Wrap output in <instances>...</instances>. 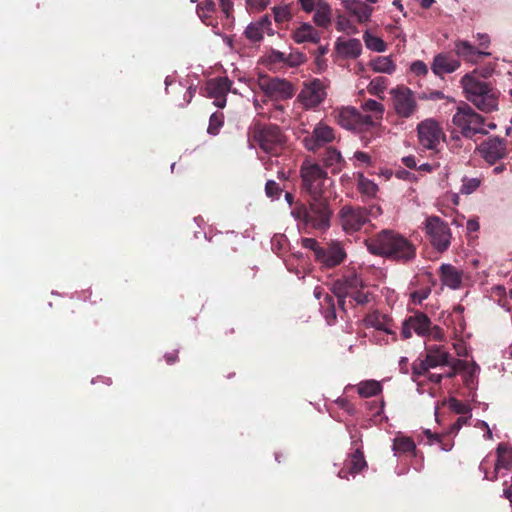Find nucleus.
<instances>
[{"instance_id": "nucleus-1", "label": "nucleus", "mask_w": 512, "mask_h": 512, "mask_svg": "<svg viewBox=\"0 0 512 512\" xmlns=\"http://www.w3.org/2000/svg\"><path fill=\"white\" fill-rule=\"evenodd\" d=\"M368 251L377 256L401 264L412 262L416 258V245L402 234L384 229L365 240Z\"/></svg>"}, {"instance_id": "nucleus-2", "label": "nucleus", "mask_w": 512, "mask_h": 512, "mask_svg": "<svg viewBox=\"0 0 512 512\" xmlns=\"http://www.w3.org/2000/svg\"><path fill=\"white\" fill-rule=\"evenodd\" d=\"M466 98L479 110L490 113L498 109L499 91L490 83L480 80L475 71L461 79Z\"/></svg>"}, {"instance_id": "nucleus-3", "label": "nucleus", "mask_w": 512, "mask_h": 512, "mask_svg": "<svg viewBox=\"0 0 512 512\" xmlns=\"http://www.w3.org/2000/svg\"><path fill=\"white\" fill-rule=\"evenodd\" d=\"M248 142L252 147L258 146L266 153L278 155L286 144V136L275 124L254 121L248 128Z\"/></svg>"}, {"instance_id": "nucleus-4", "label": "nucleus", "mask_w": 512, "mask_h": 512, "mask_svg": "<svg viewBox=\"0 0 512 512\" xmlns=\"http://www.w3.org/2000/svg\"><path fill=\"white\" fill-rule=\"evenodd\" d=\"M292 215L305 229L325 230L330 226L331 210L323 197L311 199L309 206L296 205Z\"/></svg>"}, {"instance_id": "nucleus-5", "label": "nucleus", "mask_w": 512, "mask_h": 512, "mask_svg": "<svg viewBox=\"0 0 512 512\" xmlns=\"http://www.w3.org/2000/svg\"><path fill=\"white\" fill-rule=\"evenodd\" d=\"M382 214L380 206L372 205L370 208L344 205L338 212L339 223L342 229L349 234L360 231L370 222V217L376 218Z\"/></svg>"}, {"instance_id": "nucleus-6", "label": "nucleus", "mask_w": 512, "mask_h": 512, "mask_svg": "<svg viewBox=\"0 0 512 512\" xmlns=\"http://www.w3.org/2000/svg\"><path fill=\"white\" fill-rule=\"evenodd\" d=\"M300 176L302 189L310 195L311 199L323 196L330 179L326 170L319 163L304 161L300 168Z\"/></svg>"}, {"instance_id": "nucleus-7", "label": "nucleus", "mask_w": 512, "mask_h": 512, "mask_svg": "<svg viewBox=\"0 0 512 512\" xmlns=\"http://www.w3.org/2000/svg\"><path fill=\"white\" fill-rule=\"evenodd\" d=\"M423 230L430 245L438 252H446L452 240L449 224L438 216H429L425 219Z\"/></svg>"}, {"instance_id": "nucleus-8", "label": "nucleus", "mask_w": 512, "mask_h": 512, "mask_svg": "<svg viewBox=\"0 0 512 512\" xmlns=\"http://www.w3.org/2000/svg\"><path fill=\"white\" fill-rule=\"evenodd\" d=\"M484 117L478 114L469 105L458 107L453 115L452 122L465 138L472 139L476 134H487L483 128Z\"/></svg>"}, {"instance_id": "nucleus-9", "label": "nucleus", "mask_w": 512, "mask_h": 512, "mask_svg": "<svg viewBox=\"0 0 512 512\" xmlns=\"http://www.w3.org/2000/svg\"><path fill=\"white\" fill-rule=\"evenodd\" d=\"M392 106L395 114L402 119L413 117L418 111V103L414 92L404 86L398 85L390 91Z\"/></svg>"}, {"instance_id": "nucleus-10", "label": "nucleus", "mask_w": 512, "mask_h": 512, "mask_svg": "<svg viewBox=\"0 0 512 512\" xmlns=\"http://www.w3.org/2000/svg\"><path fill=\"white\" fill-rule=\"evenodd\" d=\"M334 117L337 124L346 130L361 133L371 129L372 116H365L351 106L335 111Z\"/></svg>"}, {"instance_id": "nucleus-11", "label": "nucleus", "mask_w": 512, "mask_h": 512, "mask_svg": "<svg viewBox=\"0 0 512 512\" xmlns=\"http://www.w3.org/2000/svg\"><path fill=\"white\" fill-rule=\"evenodd\" d=\"M511 143L506 138L490 136L482 141L476 148L477 153L490 165L507 157L511 150Z\"/></svg>"}, {"instance_id": "nucleus-12", "label": "nucleus", "mask_w": 512, "mask_h": 512, "mask_svg": "<svg viewBox=\"0 0 512 512\" xmlns=\"http://www.w3.org/2000/svg\"><path fill=\"white\" fill-rule=\"evenodd\" d=\"M258 85L266 96L275 100L290 99L295 94L293 84L286 79L278 77L260 76L258 78Z\"/></svg>"}, {"instance_id": "nucleus-13", "label": "nucleus", "mask_w": 512, "mask_h": 512, "mask_svg": "<svg viewBox=\"0 0 512 512\" xmlns=\"http://www.w3.org/2000/svg\"><path fill=\"white\" fill-rule=\"evenodd\" d=\"M326 86L320 79L304 82L297 101L306 110L319 106L326 98Z\"/></svg>"}, {"instance_id": "nucleus-14", "label": "nucleus", "mask_w": 512, "mask_h": 512, "mask_svg": "<svg viewBox=\"0 0 512 512\" xmlns=\"http://www.w3.org/2000/svg\"><path fill=\"white\" fill-rule=\"evenodd\" d=\"M336 139L335 130L325 122H318L311 133L303 137L302 143L310 152H317L320 148L332 143Z\"/></svg>"}, {"instance_id": "nucleus-15", "label": "nucleus", "mask_w": 512, "mask_h": 512, "mask_svg": "<svg viewBox=\"0 0 512 512\" xmlns=\"http://www.w3.org/2000/svg\"><path fill=\"white\" fill-rule=\"evenodd\" d=\"M420 145L428 150H437L445 135L440 125L433 119H426L417 126Z\"/></svg>"}, {"instance_id": "nucleus-16", "label": "nucleus", "mask_w": 512, "mask_h": 512, "mask_svg": "<svg viewBox=\"0 0 512 512\" xmlns=\"http://www.w3.org/2000/svg\"><path fill=\"white\" fill-rule=\"evenodd\" d=\"M361 288H364L362 279L356 274H351L336 280L332 291L338 298V305L344 310L346 298L351 299Z\"/></svg>"}, {"instance_id": "nucleus-17", "label": "nucleus", "mask_w": 512, "mask_h": 512, "mask_svg": "<svg viewBox=\"0 0 512 512\" xmlns=\"http://www.w3.org/2000/svg\"><path fill=\"white\" fill-rule=\"evenodd\" d=\"M430 326L431 320L429 317L423 312H416L404 320L401 336L403 339H409L412 336V332H415L418 336L425 337Z\"/></svg>"}, {"instance_id": "nucleus-18", "label": "nucleus", "mask_w": 512, "mask_h": 512, "mask_svg": "<svg viewBox=\"0 0 512 512\" xmlns=\"http://www.w3.org/2000/svg\"><path fill=\"white\" fill-rule=\"evenodd\" d=\"M232 86L231 80L227 77H218L209 80L206 83L205 90L207 96L214 99V105L219 108L226 106V96Z\"/></svg>"}, {"instance_id": "nucleus-19", "label": "nucleus", "mask_w": 512, "mask_h": 512, "mask_svg": "<svg viewBox=\"0 0 512 512\" xmlns=\"http://www.w3.org/2000/svg\"><path fill=\"white\" fill-rule=\"evenodd\" d=\"M354 451L348 456L345 465L338 472L340 478L348 479L349 475H356L367 467L362 448L357 446V441L352 442Z\"/></svg>"}, {"instance_id": "nucleus-20", "label": "nucleus", "mask_w": 512, "mask_h": 512, "mask_svg": "<svg viewBox=\"0 0 512 512\" xmlns=\"http://www.w3.org/2000/svg\"><path fill=\"white\" fill-rule=\"evenodd\" d=\"M318 257L316 259L325 268H334L346 259V252L339 243H332L328 247H323L318 250Z\"/></svg>"}, {"instance_id": "nucleus-21", "label": "nucleus", "mask_w": 512, "mask_h": 512, "mask_svg": "<svg viewBox=\"0 0 512 512\" xmlns=\"http://www.w3.org/2000/svg\"><path fill=\"white\" fill-rule=\"evenodd\" d=\"M496 462L494 471L489 475L485 472V478L490 481H495L498 478L500 470H510L512 468V447L507 443H499L496 448Z\"/></svg>"}, {"instance_id": "nucleus-22", "label": "nucleus", "mask_w": 512, "mask_h": 512, "mask_svg": "<svg viewBox=\"0 0 512 512\" xmlns=\"http://www.w3.org/2000/svg\"><path fill=\"white\" fill-rule=\"evenodd\" d=\"M460 60L451 53H439L434 56L431 69L436 76L450 74L460 67Z\"/></svg>"}, {"instance_id": "nucleus-23", "label": "nucleus", "mask_w": 512, "mask_h": 512, "mask_svg": "<svg viewBox=\"0 0 512 512\" xmlns=\"http://www.w3.org/2000/svg\"><path fill=\"white\" fill-rule=\"evenodd\" d=\"M439 277L443 285L457 290L463 284V271L452 264H442L439 268Z\"/></svg>"}, {"instance_id": "nucleus-24", "label": "nucleus", "mask_w": 512, "mask_h": 512, "mask_svg": "<svg viewBox=\"0 0 512 512\" xmlns=\"http://www.w3.org/2000/svg\"><path fill=\"white\" fill-rule=\"evenodd\" d=\"M454 51L457 58H462L470 63H477L481 57L490 55L488 52L481 51L466 40H456L454 42Z\"/></svg>"}, {"instance_id": "nucleus-25", "label": "nucleus", "mask_w": 512, "mask_h": 512, "mask_svg": "<svg viewBox=\"0 0 512 512\" xmlns=\"http://www.w3.org/2000/svg\"><path fill=\"white\" fill-rule=\"evenodd\" d=\"M426 363L431 368L442 367L451 364L450 353L441 345H430L426 347Z\"/></svg>"}, {"instance_id": "nucleus-26", "label": "nucleus", "mask_w": 512, "mask_h": 512, "mask_svg": "<svg viewBox=\"0 0 512 512\" xmlns=\"http://www.w3.org/2000/svg\"><path fill=\"white\" fill-rule=\"evenodd\" d=\"M321 161L325 168L330 169L331 173L338 174L346 166V161L341 152L335 147H327L321 155Z\"/></svg>"}, {"instance_id": "nucleus-27", "label": "nucleus", "mask_w": 512, "mask_h": 512, "mask_svg": "<svg viewBox=\"0 0 512 512\" xmlns=\"http://www.w3.org/2000/svg\"><path fill=\"white\" fill-rule=\"evenodd\" d=\"M342 5L359 23L368 22L373 12V7L361 0H344Z\"/></svg>"}, {"instance_id": "nucleus-28", "label": "nucleus", "mask_w": 512, "mask_h": 512, "mask_svg": "<svg viewBox=\"0 0 512 512\" xmlns=\"http://www.w3.org/2000/svg\"><path fill=\"white\" fill-rule=\"evenodd\" d=\"M365 323L367 327H373L376 330L383 331L387 334H394L393 321L385 314L378 311L372 312L365 317Z\"/></svg>"}, {"instance_id": "nucleus-29", "label": "nucleus", "mask_w": 512, "mask_h": 512, "mask_svg": "<svg viewBox=\"0 0 512 512\" xmlns=\"http://www.w3.org/2000/svg\"><path fill=\"white\" fill-rule=\"evenodd\" d=\"M292 38L296 43L317 44L320 41V33L310 23H302L293 31Z\"/></svg>"}, {"instance_id": "nucleus-30", "label": "nucleus", "mask_w": 512, "mask_h": 512, "mask_svg": "<svg viewBox=\"0 0 512 512\" xmlns=\"http://www.w3.org/2000/svg\"><path fill=\"white\" fill-rule=\"evenodd\" d=\"M338 53L346 58H357L362 52V45L359 39L352 38L347 41L336 43Z\"/></svg>"}, {"instance_id": "nucleus-31", "label": "nucleus", "mask_w": 512, "mask_h": 512, "mask_svg": "<svg viewBox=\"0 0 512 512\" xmlns=\"http://www.w3.org/2000/svg\"><path fill=\"white\" fill-rule=\"evenodd\" d=\"M362 109L365 112H370L369 116H372V124L371 128H376L381 126V120L383 119V115L385 112V107L382 103L368 99L362 104Z\"/></svg>"}, {"instance_id": "nucleus-32", "label": "nucleus", "mask_w": 512, "mask_h": 512, "mask_svg": "<svg viewBox=\"0 0 512 512\" xmlns=\"http://www.w3.org/2000/svg\"><path fill=\"white\" fill-rule=\"evenodd\" d=\"M313 21L318 27L327 28L331 23V7L325 1H318Z\"/></svg>"}, {"instance_id": "nucleus-33", "label": "nucleus", "mask_w": 512, "mask_h": 512, "mask_svg": "<svg viewBox=\"0 0 512 512\" xmlns=\"http://www.w3.org/2000/svg\"><path fill=\"white\" fill-rule=\"evenodd\" d=\"M197 14L207 26H215L213 14L216 12V4L212 0H205L197 5Z\"/></svg>"}, {"instance_id": "nucleus-34", "label": "nucleus", "mask_w": 512, "mask_h": 512, "mask_svg": "<svg viewBox=\"0 0 512 512\" xmlns=\"http://www.w3.org/2000/svg\"><path fill=\"white\" fill-rule=\"evenodd\" d=\"M431 367L427 365L426 359L418 358L412 363V380L417 384V390L421 392V388L424 385V382L419 381V377L427 376L429 374Z\"/></svg>"}, {"instance_id": "nucleus-35", "label": "nucleus", "mask_w": 512, "mask_h": 512, "mask_svg": "<svg viewBox=\"0 0 512 512\" xmlns=\"http://www.w3.org/2000/svg\"><path fill=\"white\" fill-rule=\"evenodd\" d=\"M358 394L362 397H372L378 395L382 391L380 382L376 380L363 381L358 385Z\"/></svg>"}, {"instance_id": "nucleus-36", "label": "nucleus", "mask_w": 512, "mask_h": 512, "mask_svg": "<svg viewBox=\"0 0 512 512\" xmlns=\"http://www.w3.org/2000/svg\"><path fill=\"white\" fill-rule=\"evenodd\" d=\"M393 450L397 453H413L416 450V445L412 438L398 436L394 439Z\"/></svg>"}, {"instance_id": "nucleus-37", "label": "nucleus", "mask_w": 512, "mask_h": 512, "mask_svg": "<svg viewBox=\"0 0 512 512\" xmlns=\"http://www.w3.org/2000/svg\"><path fill=\"white\" fill-rule=\"evenodd\" d=\"M371 67L375 72L391 74L395 71L396 66L388 57H377L372 61Z\"/></svg>"}, {"instance_id": "nucleus-38", "label": "nucleus", "mask_w": 512, "mask_h": 512, "mask_svg": "<svg viewBox=\"0 0 512 512\" xmlns=\"http://www.w3.org/2000/svg\"><path fill=\"white\" fill-rule=\"evenodd\" d=\"M388 86V79L383 76H378L372 79L367 87L369 94L380 97L383 99L382 94Z\"/></svg>"}, {"instance_id": "nucleus-39", "label": "nucleus", "mask_w": 512, "mask_h": 512, "mask_svg": "<svg viewBox=\"0 0 512 512\" xmlns=\"http://www.w3.org/2000/svg\"><path fill=\"white\" fill-rule=\"evenodd\" d=\"M363 40L368 49L375 52H384L386 50V43L379 37L370 34L366 31L363 35Z\"/></svg>"}, {"instance_id": "nucleus-40", "label": "nucleus", "mask_w": 512, "mask_h": 512, "mask_svg": "<svg viewBox=\"0 0 512 512\" xmlns=\"http://www.w3.org/2000/svg\"><path fill=\"white\" fill-rule=\"evenodd\" d=\"M324 309V317L328 324H333L336 321V310L332 296L325 294L324 301L321 303Z\"/></svg>"}, {"instance_id": "nucleus-41", "label": "nucleus", "mask_w": 512, "mask_h": 512, "mask_svg": "<svg viewBox=\"0 0 512 512\" xmlns=\"http://www.w3.org/2000/svg\"><path fill=\"white\" fill-rule=\"evenodd\" d=\"M358 191L368 197H374L378 191V186L373 181L360 176L358 181Z\"/></svg>"}, {"instance_id": "nucleus-42", "label": "nucleus", "mask_w": 512, "mask_h": 512, "mask_svg": "<svg viewBox=\"0 0 512 512\" xmlns=\"http://www.w3.org/2000/svg\"><path fill=\"white\" fill-rule=\"evenodd\" d=\"M223 124H224L223 113L215 112L210 116L207 132L211 135H217L219 133L220 128L223 126Z\"/></svg>"}, {"instance_id": "nucleus-43", "label": "nucleus", "mask_w": 512, "mask_h": 512, "mask_svg": "<svg viewBox=\"0 0 512 512\" xmlns=\"http://www.w3.org/2000/svg\"><path fill=\"white\" fill-rule=\"evenodd\" d=\"M480 179L478 178H468L464 177L462 179V186L460 188V192L462 194L469 195L473 193L480 186Z\"/></svg>"}, {"instance_id": "nucleus-44", "label": "nucleus", "mask_w": 512, "mask_h": 512, "mask_svg": "<svg viewBox=\"0 0 512 512\" xmlns=\"http://www.w3.org/2000/svg\"><path fill=\"white\" fill-rule=\"evenodd\" d=\"M244 34L251 42H259L263 39V31L254 22L247 26Z\"/></svg>"}, {"instance_id": "nucleus-45", "label": "nucleus", "mask_w": 512, "mask_h": 512, "mask_svg": "<svg viewBox=\"0 0 512 512\" xmlns=\"http://www.w3.org/2000/svg\"><path fill=\"white\" fill-rule=\"evenodd\" d=\"M283 191V188L274 180H268L265 185L266 196L271 199H278Z\"/></svg>"}, {"instance_id": "nucleus-46", "label": "nucleus", "mask_w": 512, "mask_h": 512, "mask_svg": "<svg viewBox=\"0 0 512 512\" xmlns=\"http://www.w3.org/2000/svg\"><path fill=\"white\" fill-rule=\"evenodd\" d=\"M274 19L277 23H283L291 18L290 11L286 6H275L273 8Z\"/></svg>"}, {"instance_id": "nucleus-47", "label": "nucleus", "mask_w": 512, "mask_h": 512, "mask_svg": "<svg viewBox=\"0 0 512 512\" xmlns=\"http://www.w3.org/2000/svg\"><path fill=\"white\" fill-rule=\"evenodd\" d=\"M301 243L304 248L312 250L314 252L315 259H317L318 255H319L318 250H322V248H323L319 245L317 240H315L314 238H303L301 240Z\"/></svg>"}, {"instance_id": "nucleus-48", "label": "nucleus", "mask_w": 512, "mask_h": 512, "mask_svg": "<svg viewBox=\"0 0 512 512\" xmlns=\"http://www.w3.org/2000/svg\"><path fill=\"white\" fill-rule=\"evenodd\" d=\"M357 305H365L370 301V293L368 291H364V288L359 289V291L351 298Z\"/></svg>"}, {"instance_id": "nucleus-49", "label": "nucleus", "mask_w": 512, "mask_h": 512, "mask_svg": "<svg viewBox=\"0 0 512 512\" xmlns=\"http://www.w3.org/2000/svg\"><path fill=\"white\" fill-rule=\"evenodd\" d=\"M450 367V370L443 374L446 378H453L457 374V372L463 368V361L455 358H451V364L447 365Z\"/></svg>"}, {"instance_id": "nucleus-50", "label": "nucleus", "mask_w": 512, "mask_h": 512, "mask_svg": "<svg viewBox=\"0 0 512 512\" xmlns=\"http://www.w3.org/2000/svg\"><path fill=\"white\" fill-rule=\"evenodd\" d=\"M411 70L416 75H426L428 73L427 65L422 61H415L411 65Z\"/></svg>"}, {"instance_id": "nucleus-51", "label": "nucleus", "mask_w": 512, "mask_h": 512, "mask_svg": "<svg viewBox=\"0 0 512 512\" xmlns=\"http://www.w3.org/2000/svg\"><path fill=\"white\" fill-rule=\"evenodd\" d=\"M246 2L250 8L256 11H262L268 6L270 0H246Z\"/></svg>"}, {"instance_id": "nucleus-52", "label": "nucleus", "mask_w": 512, "mask_h": 512, "mask_svg": "<svg viewBox=\"0 0 512 512\" xmlns=\"http://www.w3.org/2000/svg\"><path fill=\"white\" fill-rule=\"evenodd\" d=\"M426 336H429L434 340H442L444 337V332L439 326L431 325Z\"/></svg>"}, {"instance_id": "nucleus-53", "label": "nucleus", "mask_w": 512, "mask_h": 512, "mask_svg": "<svg viewBox=\"0 0 512 512\" xmlns=\"http://www.w3.org/2000/svg\"><path fill=\"white\" fill-rule=\"evenodd\" d=\"M301 9L306 13H311L315 10L317 3L316 0H298Z\"/></svg>"}, {"instance_id": "nucleus-54", "label": "nucleus", "mask_w": 512, "mask_h": 512, "mask_svg": "<svg viewBox=\"0 0 512 512\" xmlns=\"http://www.w3.org/2000/svg\"><path fill=\"white\" fill-rule=\"evenodd\" d=\"M425 434L426 436L429 438V439H435L437 442H439L441 444V448L444 450V451H449L452 447L451 444H444L442 442V435L440 434H433L430 430H426L425 431Z\"/></svg>"}, {"instance_id": "nucleus-55", "label": "nucleus", "mask_w": 512, "mask_h": 512, "mask_svg": "<svg viewBox=\"0 0 512 512\" xmlns=\"http://www.w3.org/2000/svg\"><path fill=\"white\" fill-rule=\"evenodd\" d=\"M468 422V417L461 416L459 417L450 427L449 433L456 434L461 429V427Z\"/></svg>"}, {"instance_id": "nucleus-56", "label": "nucleus", "mask_w": 512, "mask_h": 512, "mask_svg": "<svg viewBox=\"0 0 512 512\" xmlns=\"http://www.w3.org/2000/svg\"><path fill=\"white\" fill-rule=\"evenodd\" d=\"M273 57L275 60L281 61V62H287L291 66L299 65V62H300V61L288 60V58H286V56H285V53L280 52V51H274Z\"/></svg>"}, {"instance_id": "nucleus-57", "label": "nucleus", "mask_w": 512, "mask_h": 512, "mask_svg": "<svg viewBox=\"0 0 512 512\" xmlns=\"http://www.w3.org/2000/svg\"><path fill=\"white\" fill-rule=\"evenodd\" d=\"M263 32L270 28L271 20L269 16L265 15L261 17L258 21L254 22Z\"/></svg>"}, {"instance_id": "nucleus-58", "label": "nucleus", "mask_w": 512, "mask_h": 512, "mask_svg": "<svg viewBox=\"0 0 512 512\" xmlns=\"http://www.w3.org/2000/svg\"><path fill=\"white\" fill-rule=\"evenodd\" d=\"M402 163L409 169H416L417 170V162L416 158L413 155L405 156L402 158Z\"/></svg>"}, {"instance_id": "nucleus-59", "label": "nucleus", "mask_w": 512, "mask_h": 512, "mask_svg": "<svg viewBox=\"0 0 512 512\" xmlns=\"http://www.w3.org/2000/svg\"><path fill=\"white\" fill-rule=\"evenodd\" d=\"M354 157L356 160H358L362 163H365V164H370V162H371V157L366 152L357 151V152H355Z\"/></svg>"}, {"instance_id": "nucleus-60", "label": "nucleus", "mask_w": 512, "mask_h": 512, "mask_svg": "<svg viewBox=\"0 0 512 512\" xmlns=\"http://www.w3.org/2000/svg\"><path fill=\"white\" fill-rule=\"evenodd\" d=\"M220 7L226 18L229 19L233 11V3L231 1L223 2L220 4Z\"/></svg>"}, {"instance_id": "nucleus-61", "label": "nucleus", "mask_w": 512, "mask_h": 512, "mask_svg": "<svg viewBox=\"0 0 512 512\" xmlns=\"http://www.w3.org/2000/svg\"><path fill=\"white\" fill-rule=\"evenodd\" d=\"M164 359L167 364L172 365L178 360V351L174 350L172 352H168L164 355Z\"/></svg>"}, {"instance_id": "nucleus-62", "label": "nucleus", "mask_w": 512, "mask_h": 512, "mask_svg": "<svg viewBox=\"0 0 512 512\" xmlns=\"http://www.w3.org/2000/svg\"><path fill=\"white\" fill-rule=\"evenodd\" d=\"M426 377L428 378V380L430 382H433L435 384H440L442 382V379L444 378V375L443 374L431 373L429 371V374H427Z\"/></svg>"}, {"instance_id": "nucleus-63", "label": "nucleus", "mask_w": 512, "mask_h": 512, "mask_svg": "<svg viewBox=\"0 0 512 512\" xmlns=\"http://www.w3.org/2000/svg\"><path fill=\"white\" fill-rule=\"evenodd\" d=\"M477 38L479 40V46L483 48H487L490 44V39L487 34H478Z\"/></svg>"}, {"instance_id": "nucleus-64", "label": "nucleus", "mask_w": 512, "mask_h": 512, "mask_svg": "<svg viewBox=\"0 0 512 512\" xmlns=\"http://www.w3.org/2000/svg\"><path fill=\"white\" fill-rule=\"evenodd\" d=\"M466 227H467V230L469 232H476L479 229V223L475 219H469L467 221V226Z\"/></svg>"}]
</instances>
